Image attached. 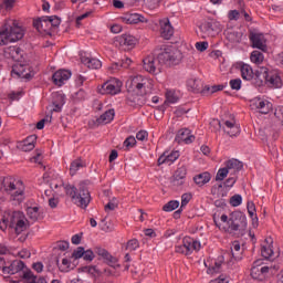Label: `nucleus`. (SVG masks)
Here are the masks:
<instances>
[{
    "instance_id": "obj_1",
    "label": "nucleus",
    "mask_w": 283,
    "mask_h": 283,
    "mask_svg": "<svg viewBox=\"0 0 283 283\" xmlns=\"http://www.w3.org/2000/svg\"><path fill=\"white\" fill-rule=\"evenodd\" d=\"M178 54H180V52L174 49V46L161 45L157 57L148 55L143 60L144 70L149 74H160L163 65H178V63H180Z\"/></svg>"
},
{
    "instance_id": "obj_2",
    "label": "nucleus",
    "mask_w": 283,
    "mask_h": 283,
    "mask_svg": "<svg viewBox=\"0 0 283 283\" xmlns=\"http://www.w3.org/2000/svg\"><path fill=\"white\" fill-rule=\"evenodd\" d=\"M4 56L15 61L11 70L12 78H23L24 81H32L34 78V70L30 64L25 63L27 54L20 46L6 48Z\"/></svg>"
},
{
    "instance_id": "obj_3",
    "label": "nucleus",
    "mask_w": 283,
    "mask_h": 283,
    "mask_svg": "<svg viewBox=\"0 0 283 283\" xmlns=\"http://www.w3.org/2000/svg\"><path fill=\"white\" fill-rule=\"evenodd\" d=\"M127 87V96L126 103L130 107H136V105H143V96H147V94L151 93V81L143 75H137L130 77L126 82Z\"/></svg>"
},
{
    "instance_id": "obj_4",
    "label": "nucleus",
    "mask_w": 283,
    "mask_h": 283,
    "mask_svg": "<svg viewBox=\"0 0 283 283\" xmlns=\"http://www.w3.org/2000/svg\"><path fill=\"white\" fill-rule=\"evenodd\" d=\"M63 189L73 205H76V207H80L81 209H87L90 202H92L90 190L83 182L78 185V188L74 185L63 184Z\"/></svg>"
},
{
    "instance_id": "obj_5",
    "label": "nucleus",
    "mask_w": 283,
    "mask_h": 283,
    "mask_svg": "<svg viewBox=\"0 0 283 283\" xmlns=\"http://www.w3.org/2000/svg\"><path fill=\"white\" fill-rule=\"evenodd\" d=\"M253 85L262 87L268 85L269 87H275L276 90L282 87V77L277 71H269L266 67H260L254 72Z\"/></svg>"
},
{
    "instance_id": "obj_6",
    "label": "nucleus",
    "mask_w": 283,
    "mask_h": 283,
    "mask_svg": "<svg viewBox=\"0 0 283 283\" xmlns=\"http://www.w3.org/2000/svg\"><path fill=\"white\" fill-rule=\"evenodd\" d=\"M24 34L23 29L17 24V21L9 20L0 28V45L21 41Z\"/></svg>"
},
{
    "instance_id": "obj_7",
    "label": "nucleus",
    "mask_w": 283,
    "mask_h": 283,
    "mask_svg": "<svg viewBox=\"0 0 283 283\" xmlns=\"http://www.w3.org/2000/svg\"><path fill=\"white\" fill-rule=\"evenodd\" d=\"M6 191L13 200H20L19 197L23 196V182L12 177H3L0 179V191Z\"/></svg>"
},
{
    "instance_id": "obj_8",
    "label": "nucleus",
    "mask_w": 283,
    "mask_h": 283,
    "mask_svg": "<svg viewBox=\"0 0 283 283\" xmlns=\"http://www.w3.org/2000/svg\"><path fill=\"white\" fill-rule=\"evenodd\" d=\"M228 232L235 233L239 231L240 233H244L247 231V216L241 211H234L230 214L228 221Z\"/></svg>"
},
{
    "instance_id": "obj_9",
    "label": "nucleus",
    "mask_w": 283,
    "mask_h": 283,
    "mask_svg": "<svg viewBox=\"0 0 283 283\" xmlns=\"http://www.w3.org/2000/svg\"><path fill=\"white\" fill-rule=\"evenodd\" d=\"M10 229H14L17 235H21L23 231H25V220L23 219V214L21 212H13L11 219H10Z\"/></svg>"
},
{
    "instance_id": "obj_10",
    "label": "nucleus",
    "mask_w": 283,
    "mask_h": 283,
    "mask_svg": "<svg viewBox=\"0 0 283 283\" xmlns=\"http://www.w3.org/2000/svg\"><path fill=\"white\" fill-rule=\"evenodd\" d=\"M122 87H123V82H120L119 80L113 78L102 85L101 94H111L112 96H116V94H120Z\"/></svg>"
},
{
    "instance_id": "obj_11",
    "label": "nucleus",
    "mask_w": 283,
    "mask_h": 283,
    "mask_svg": "<svg viewBox=\"0 0 283 283\" xmlns=\"http://www.w3.org/2000/svg\"><path fill=\"white\" fill-rule=\"evenodd\" d=\"M25 269V263L21 260L8 261L7 269H4V275H17Z\"/></svg>"
},
{
    "instance_id": "obj_12",
    "label": "nucleus",
    "mask_w": 283,
    "mask_h": 283,
    "mask_svg": "<svg viewBox=\"0 0 283 283\" xmlns=\"http://www.w3.org/2000/svg\"><path fill=\"white\" fill-rule=\"evenodd\" d=\"M175 140L176 143H178V145H180V143L191 145V143L196 140V136L191 134V130L189 128H181L178 130Z\"/></svg>"
},
{
    "instance_id": "obj_13",
    "label": "nucleus",
    "mask_w": 283,
    "mask_h": 283,
    "mask_svg": "<svg viewBox=\"0 0 283 283\" xmlns=\"http://www.w3.org/2000/svg\"><path fill=\"white\" fill-rule=\"evenodd\" d=\"M120 21H123V23H126L127 25L149 22V20H147L143 14L138 13H125L123 17H120Z\"/></svg>"
},
{
    "instance_id": "obj_14",
    "label": "nucleus",
    "mask_w": 283,
    "mask_h": 283,
    "mask_svg": "<svg viewBox=\"0 0 283 283\" xmlns=\"http://www.w3.org/2000/svg\"><path fill=\"white\" fill-rule=\"evenodd\" d=\"M159 25L161 39L169 41V39L174 36V27L171 25V22L168 20V18H165L159 21Z\"/></svg>"
},
{
    "instance_id": "obj_15",
    "label": "nucleus",
    "mask_w": 283,
    "mask_h": 283,
    "mask_svg": "<svg viewBox=\"0 0 283 283\" xmlns=\"http://www.w3.org/2000/svg\"><path fill=\"white\" fill-rule=\"evenodd\" d=\"M33 28H35L38 32H45V34H50V30H52L48 15L33 20Z\"/></svg>"
},
{
    "instance_id": "obj_16",
    "label": "nucleus",
    "mask_w": 283,
    "mask_h": 283,
    "mask_svg": "<svg viewBox=\"0 0 283 283\" xmlns=\"http://www.w3.org/2000/svg\"><path fill=\"white\" fill-rule=\"evenodd\" d=\"M117 43L124 50H133V48H136L137 40L132 34H122L117 38Z\"/></svg>"
},
{
    "instance_id": "obj_17",
    "label": "nucleus",
    "mask_w": 283,
    "mask_h": 283,
    "mask_svg": "<svg viewBox=\"0 0 283 283\" xmlns=\"http://www.w3.org/2000/svg\"><path fill=\"white\" fill-rule=\"evenodd\" d=\"M71 76H72V72L67 70H59L53 74L52 81L54 85H57V87H62L65 81H69Z\"/></svg>"
},
{
    "instance_id": "obj_18",
    "label": "nucleus",
    "mask_w": 283,
    "mask_h": 283,
    "mask_svg": "<svg viewBox=\"0 0 283 283\" xmlns=\"http://www.w3.org/2000/svg\"><path fill=\"white\" fill-rule=\"evenodd\" d=\"M185 178H187V168L180 167L175 171L171 179V185L174 187H182V185H185Z\"/></svg>"
},
{
    "instance_id": "obj_19",
    "label": "nucleus",
    "mask_w": 283,
    "mask_h": 283,
    "mask_svg": "<svg viewBox=\"0 0 283 283\" xmlns=\"http://www.w3.org/2000/svg\"><path fill=\"white\" fill-rule=\"evenodd\" d=\"M249 39L252 43V48H256V50H261L262 52H266V44L262 42V39H264V35L262 33H253L251 32L249 35Z\"/></svg>"
},
{
    "instance_id": "obj_20",
    "label": "nucleus",
    "mask_w": 283,
    "mask_h": 283,
    "mask_svg": "<svg viewBox=\"0 0 283 283\" xmlns=\"http://www.w3.org/2000/svg\"><path fill=\"white\" fill-rule=\"evenodd\" d=\"M271 270V268H269V265H264V266H252L251 269V277H253V280H259L260 282H262V280H264L266 277V275H269V271Z\"/></svg>"
},
{
    "instance_id": "obj_21",
    "label": "nucleus",
    "mask_w": 283,
    "mask_h": 283,
    "mask_svg": "<svg viewBox=\"0 0 283 283\" xmlns=\"http://www.w3.org/2000/svg\"><path fill=\"white\" fill-rule=\"evenodd\" d=\"M81 62L83 63V65H86V67H88V70H101V67H103V63L101 62V60H98L96 57H90L86 55H82Z\"/></svg>"
},
{
    "instance_id": "obj_22",
    "label": "nucleus",
    "mask_w": 283,
    "mask_h": 283,
    "mask_svg": "<svg viewBox=\"0 0 283 283\" xmlns=\"http://www.w3.org/2000/svg\"><path fill=\"white\" fill-rule=\"evenodd\" d=\"M36 144V135H30L19 144L22 151H32Z\"/></svg>"
},
{
    "instance_id": "obj_23",
    "label": "nucleus",
    "mask_w": 283,
    "mask_h": 283,
    "mask_svg": "<svg viewBox=\"0 0 283 283\" xmlns=\"http://www.w3.org/2000/svg\"><path fill=\"white\" fill-rule=\"evenodd\" d=\"M253 105L259 109L260 114H269L271 112L272 104L262 98H256L253 101Z\"/></svg>"
},
{
    "instance_id": "obj_24",
    "label": "nucleus",
    "mask_w": 283,
    "mask_h": 283,
    "mask_svg": "<svg viewBox=\"0 0 283 283\" xmlns=\"http://www.w3.org/2000/svg\"><path fill=\"white\" fill-rule=\"evenodd\" d=\"M210 181H211V174L209 171L198 174L193 177V182L198 187H205V185H207Z\"/></svg>"
},
{
    "instance_id": "obj_25",
    "label": "nucleus",
    "mask_w": 283,
    "mask_h": 283,
    "mask_svg": "<svg viewBox=\"0 0 283 283\" xmlns=\"http://www.w3.org/2000/svg\"><path fill=\"white\" fill-rule=\"evenodd\" d=\"M114 116H116V112L114 108H111L106 111L104 114H102L97 119V125H107L111 120H114Z\"/></svg>"
},
{
    "instance_id": "obj_26",
    "label": "nucleus",
    "mask_w": 283,
    "mask_h": 283,
    "mask_svg": "<svg viewBox=\"0 0 283 283\" xmlns=\"http://www.w3.org/2000/svg\"><path fill=\"white\" fill-rule=\"evenodd\" d=\"M224 125H226V127L223 128V130L231 138H233V136L240 135V127L238 125H235V123L226 120Z\"/></svg>"
},
{
    "instance_id": "obj_27",
    "label": "nucleus",
    "mask_w": 283,
    "mask_h": 283,
    "mask_svg": "<svg viewBox=\"0 0 283 283\" xmlns=\"http://www.w3.org/2000/svg\"><path fill=\"white\" fill-rule=\"evenodd\" d=\"M241 76L243 81H253L255 76V72H253V67L249 64L241 65Z\"/></svg>"
},
{
    "instance_id": "obj_28",
    "label": "nucleus",
    "mask_w": 283,
    "mask_h": 283,
    "mask_svg": "<svg viewBox=\"0 0 283 283\" xmlns=\"http://www.w3.org/2000/svg\"><path fill=\"white\" fill-rule=\"evenodd\" d=\"M231 255L234 262H240V260H242V248L240 247V241L232 242Z\"/></svg>"
},
{
    "instance_id": "obj_29",
    "label": "nucleus",
    "mask_w": 283,
    "mask_h": 283,
    "mask_svg": "<svg viewBox=\"0 0 283 283\" xmlns=\"http://www.w3.org/2000/svg\"><path fill=\"white\" fill-rule=\"evenodd\" d=\"M244 167V164L242 161L232 158L226 161V168L228 171L234 170V171H242V168Z\"/></svg>"
},
{
    "instance_id": "obj_30",
    "label": "nucleus",
    "mask_w": 283,
    "mask_h": 283,
    "mask_svg": "<svg viewBox=\"0 0 283 283\" xmlns=\"http://www.w3.org/2000/svg\"><path fill=\"white\" fill-rule=\"evenodd\" d=\"M188 85L196 94H202V92H205V85L200 80H189Z\"/></svg>"
},
{
    "instance_id": "obj_31",
    "label": "nucleus",
    "mask_w": 283,
    "mask_h": 283,
    "mask_svg": "<svg viewBox=\"0 0 283 283\" xmlns=\"http://www.w3.org/2000/svg\"><path fill=\"white\" fill-rule=\"evenodd\" d=\"M55 99L53 102L54 108L52 112H61L63 105H65V95L64 94H55Z\"/></svg>"
},
{
    "instance_id": "obj_32",
    "label": "nucleus",
    "mask_w": 283,
    "mask_h": 283,
    "mask_svg": "<svg viewBox=\"0 0 283 283\" xmlns=\"http://www.w3.org/2000/svg\"><path fill=\"white\" fill-rule=\"evenodd\" d=\"M83 167H85V163L83 160L81 159L73 160L70 166V175L76 176V171H78V169H83Z\"/></svg>"
},
{
    "instance_id": "obj_33",
    "label": "nucleus",
    "mask_w": 283,
    "mask_h": 283,
    "mask_svg": "<svg viewBox=\"0 0 283 283\" xmlns=\"http://www.w3.org/2000/svg\"><path fill=\"white\" fill-rule=\"evenodd\" d=\"M129 65H132V59L125 57L119 62L113 63V65L111 66V70H120V67H123L124 70H127Z\"/></svg>"
},
{
    "instance_id": "obj_34",
    "label": "nucleus",
    "mask_w": 283,
    "mask_h": 283,
    "mask_svg": "<svg viewBox=\"0 0 283 283\" xmlns=\"http://www.w3.org/2000/svg\"><path fill=\"white\" fill-rule=\"evenodd\" d=\"M39 207H29L27 209V216L32 222H36L39 220L41 213L39 212Z\"/></svg>"
},
{
    "instance_id": "obj_35",
    "label": "nucleus",
    "mask_w": 283,
    "mask_h": 283,
    "mask_svg": "<svg viewBox=\"0 0 283 283\" xmlns=\"http://www.w3.org/2000/svg\"><path fill=\"white\" fill-rule=\"evenodd\" d=\"M250 61L256 65H260V63L264 61V54L260 51H253L250 55Z\"/></svg>"
},
{
    "instance_id": "obj_36",
    "label": "nucleus",
    "mask_w": 283,
    "mask_h": 283,
    "mask_svg": "<svg viewBox=\"0 0 283 283\" xmlns=\"http://www.w3.org/2000/svg\"><path fill=\"white\" fill-rule=\"evenodd\" d=\"M178 207H180V202L178 200H170L166 205H164L163 211H166V212L176 211Z\"/></svg>"
},
{
    "instance_id": "obj_37",
    "label": "nucleus",
    "mask_w": 283,
    "mask_h": 283,
    "mask_svg": "<svg viewBox=\"0 0 283 283\" xmlns=\"http://www.w3.org/2000/svg\"><path fill=\"white\" fill-rule=\"evenodd\" d=\"M55 264L62 273H67L70 271V260L67 259H63L62 264L60 265L59 258H55Z\"/></svg>"
},
{
    "instance_id": "obj_38",
    "label": "nucleus",
    "mask_w": 283,
    "mask_h": 283,
    "mask_svg": "<svg viewBox=\"0 0 283 283\" xmlns=\"http://www.w3.org/2000/svg\"><path fill=\"white\" fill-rule=\"evenodd\" d=\"M247 209L250 218H252L253 222L258 221V214H255V203L253 201H248Z\"/></svg>"
},
{
    "instance_id": "obj_39",
    "label": "nucleus",
    "mask_w": 283,
    "mask_h": 283,
    "mask_svg": "<svg viewBox=\"0 0 283 283\" xmlns=\"http://www.w3.org/2000/svg\"><path fill=\"white\" fill-rule=\"evenodd\" d=\"M224 90L223 85H213V86H205L202 94H216V92H222Z\"/></svg>"
},
{
    "instance_id": "obj_40",
    "label": "nucleus",
    "mask_w": 283,
    "mask_h": 283,
    "mask_svg": "<svg viewBox=\"0 0 283 283\" xmlns=\"http://www.w3.org/2000/svg\"><path fill=\"white\" fill-rule=\"evenodd\" d=\"M22 277L27 283H39V281H36V276H34V273H32L30 270L24 271Z\"/></svg>"
},
{
    "instance_id": "obj_41",
    "label": "nucleus",
    "mask_w": 283,
    "mask_h": 283,
    "mask_svg": "<svg viewBox=\"0 0 283 283\" xmlns=\"http://www.w3.org/2000/svg\"><path fill=\"white\" fill-rule=\"evenodd\" d=\"M261 255L265 260H269V258L273 256V249H271V245H262L261 247Z\"/></svg>"
},
{
    "instance_id": "obj_42",
    "label": "nucleus",
    "mask_w": 283,
    "mask_h": 283,
    "mask_svg": "<svg viewBox=\"0 0 283 283\" xmlns=\"http://www.w3.org/2000/svg\"><path fill=\"white\" fill-rule=\"evenodd\" d=\"M228 39L232 43H240V41H242V33L235 32V31L234 32H230V33H228Z\"/></svg>"
},
{
    "instance_id": "obj_43",
    "label": "nucleus",
    "mask_w": 283,
    "mask_h": 283,
    "mask_svg": "<svg viewBox=\"0 0 283 283\" xmlns=\"http://www.w3.org/2000/svg\"><path fill=\"white\" fill-rule=\"evenodd\" d=\"M227 176H229V169L226 167L220 168L216 175V180L220 181L227 178Z\"/></svg>"
},
{
    "instance_id": "obj_44",
    "label": "nucleus",
    "mask_w": 283,
    "mask_h": 283,
    "mask_svg": "<svg viewBox=\"0 0 283 283\" xmlns=\"http://www.w3.org/2000/svg\"><path fill=\"white\" fill-rule=\"evenodd\" d=\"M144 6H146L148 10H156V8L160 6V0H144Z\"/></svg>"
},
{
    "instance_id": "obj_45",
    "label": "nucleus",
    "mask_w": 283,
    "mask_h": 283,
    "mask_svg": "<svg viewBox=\"0 0 283 283\" xmlns=\"http://www.w3.org/2000/svg\"><path fill=\"white\" fill-rule=\"evenodd\" d=\"M230 205L231 207H240L242 205V196L241 195H234L230 198Z\"/></svg>"
},
{
    "instance_id": "obj_46",
    "label": "nucleus",
    "mask_w": 283,
    "mask_h": 283,
    "mask_svg": "<svg viewBox=\"0 0 283 283\" xmlns=\"http://www.w3.org/2000/svg\"><path fill=\"white\" fill-rule=\"evenodd\" d=\"M51 28H59L61 25V18L57 15L48 17Z\"/></svg>"
},
{
    "instance_id": "obj_47",
    "label": "nucleus",
    "mask_w": 283,
    "mask_h": 283,
    "mask_svg": "<svg viewBox=\"0 0 283 283\" xmlns=\"http://www.w3.org/2000/svg\"><path fill=\"white\" fill-rule=\"evenodd\" d=\"M124 147L126 149H132V147H136V137L129 136L124 140Z\"/></svg>"
},
{
    "instance_id": "obj_48",
    "label": "nucleus",
    "mask_w": 283,
    "mask_h": 283,
    "mask_svg": "<svg viewBox=\"0 0 283 283\" xmlns=\"http://www.w3.org/2000/svg\"><path fill=\"white\" fill-rule=\"evenodd\" d=\"M83 255H85V248H83V247H78L72 253V258H74V260H81V258H83Z\"/></svg>"
},
{
    "instance_id": "obj_49",
    "label": "nucleus",
    "mask_w": 283,
    "mask_h": 283,
    "mask_svg": "<svg viewBox=\"0 0 283 283\" xmlns=\"http://www.w3.org/2000/svg\"><path fill=\"white\" fill-rule=\"evenodd\" d=\"M166 99L168 103H178V96H176V91H167Z\"/></svg>"
},
{
    "instance_id": "obj_50",
    "label": "nucleus",
    "mask_w": 283,
    "mask_h": 283,
    "mask_svg": "<svg viewBox=\"0 0 283 283\" xmlns=\"http://www.w3.org/2000/svg\"><path fill=\"white\" fill-rule=\"evenodd\" d=\"M140 244L138 243V240L132 239L127 242L126 249L129 251H136Z\"/></svg>"
},
{
    "instance_id": "obj_51",
    "label": "nucleus",
    "mask_w": 283,
    "mask_h": 283,
    "mask_svg": "<svg viewBox=\"0 0 283 283\" xmlns=\"http://www.w3.org/2000/svg\"><path fill=\"white\" fill-rule=\"evenodd\" d=\"M230 87H231V90H235L238 92L242 87V80H240V78L231 80Z\"/></svg>"
},
{
    "instance_id": "obj_52",
    "label": "nucleus",
    "mask_w": 283,
    "mask_h": 283,
    "mask_svg": "<svg viewBox=\"0 0 283 283\" xmlns=\"http://www.w3.org/2000/svg\"><path fill=\"white\" fill-rule=\"evenodd\" d=\"M180 157V154L178 151H172L169 155H166V158L168 160V165H171L172 163H176L178 158Z\"/></svg>"
},
{
    "instance_id": "obj_53",
    "label": "nucleus",
    "mask_w": 283,
    "mask_h": 283,
    "mask_svg": "<svg viewBox=\"0 0 283 283\" xmlns=\"http://www.w3.org/2000/svg\"><path fill=\"white\" fill-rule=\"evenodd\" d=\"M190 201H191V193H184L181 196V206H180V208L185 209V207L187 205H189Z\"/></svg>"
},
{
    "instance_id": "obj_54",
    "label": "nucleus",
    "mask_w": 283,
    "mask_h": 283,
    "mask_svg": "<svg viewBox=\"0 0 283 283\" xmlns=\"http://www.w3.org/2000/svg\"><path fill=\"white\" fill-rule=\"evenodd\" d=\"M192 244H193V239H191V238H184L182 245L186 249H188L187 251H189L190 253L192 251Z\"/></svg>"
},
{
    "instance_id": "obj_55",
    "label": "nucleus",
    "mask_w": 283,
    "mask_h": 283,
    "mask_svg": "<svg viewBox=\"0 0 283 283\" xmlns=\"http://www.w3.org/2000/svg\"><path fill=\"white\" fill-rule=\"evenodd\" d=\"M83 260H85V262H92V260H94L95 255H94V251L92 250H84V255L82 256Z\"/></svg>"
},
{
    "instance_id": "obj_56",
    "label": "nucleus",
    "mask_w": 283,
    "mask_h": 283,
    "mask_svg": "<svg viewBox=\"0 0 283 283\" xmlns=\"http://www.w3.org/2000/svg\"><path fill=\"white\" fill-rule=\"evenodd\" d=\"M117 208L118 203L116 202V198H113V200L105 206V211H114Z\"/></svg>"
},
{
    "instance_id": "obj_57",
    "label": "nucleus",
    "mask_w": 283,
    "mask_h": 283,
    "mask_svg": "<svg viewBox=\"0 0 283 283\" xmlns=\"http://www.w3.org/2000/svg\"><path fill=\"white\" fill-rule=\"evenodd\" d=\"M228 18L230 21H238L240 19V11L238 10H230L228 13Z\"/></svg>"
},
{
    "instance_id": "obj_58",
    "label": "nucleus",
    "mask_w": 283,
    "mask_h": 283,
    "mask_svg": "<svg viewBox=\"0 0 283 283\" xmlns=\"http://www.w3.org/2000/svg\"><path fill=\"white\" fill-rule=\"evenodd\" d=\"M56 249H59V251H67V249H70V242H67V241H59L56 243Z\"/></svg>"
},
{
    "instance_id": "obj_59",
    "label": "nucleus",
    "mask_w": 283,
    "mask_h": 283,
    "mask_svg": "<svg viewBox=\"0 0 283 283\" xmlns=\"http://www.w3.org/2000/svg\"><path fill=\"white\" fill-rule=\"evenodd\" d=\"M48 120L50 123H52V115L46 116L45 118L41 119L40 122H38L36 124V129H43V127H45V123H48Z\"/></svg>"
},
{
    "instance_id": "obj_60",
    "label": "nucleus",
    "mask_w": 283,
    "mask_h": 283,
    "mask_svg": "<svg viewBox=\"0 0 283 283\" xmlns=\"http://www.w3.org/2000/svg\"><path fill=\"white\" fill-rule=\"evenodd\" d=\"M209 48V42H197L196 49L198 52H205Z\"/></svg>"
},
{
    "instance_id": "obj_61",
    "label": "nucleus",
    "mask_w": 283,
    "mask_h": 283,
    "mask_svg": "<svg viewBox=\"0 0 283 283\" xmlns=\"http://www.w3.org/2000/svg\"><path fill=\"white\" fill-rule=\"evenodd\" d=\"M175 251H176V253H181L182 255H189L190 254V252L188 251V249H186V247L184 244L177 245L175 248Z\"/></svg>"
},
{
    "instance_id": "obj_62",
    "label": "nucleus",
    "mask_w": 283,
    "mask_h": 283,
    "mask_svg": "<svg viewBox=\"0 0 283 283\" xmlns=\"http://www.w3.org/2000/svg\"><path fill=\"white\" fill-rule=\"evenodd\" d=\"M149 136V133H147V130H139L137 134H136V138L137 140H147V137Z\"/></svg>"
},
{
    "instance_id": "obj_63",
    "label": "nucleus",
    "mask_w": 283,
    "mask_h": 283,
    "mask_svg": "<svg viewBox=\"0 0 283 283\" xmlns=\"http://www.w3.org/2000/svg\"><path fill=\"white\" fill-rule=\"evenodd\" d=\"M95 253H97V255H99L101 258H103L104 260L107 258V255L109 254V252L103 248H95Z\"/></svg>"
},
{
    "instance_id": "obj_64",
    "label": "nucleus",
    "mask_w": 283,
    "mask_h": 283,
    "mask_svg": "<svg viewBox=\"0 0 283 283\" xmlns=\"http://www.w3.org/2000/svg\"><path fill=\"white\" fill-rule=\"evenodd\" d=\"M33 271H36V273H42L43 272V263L36 262L32 264Z\"/></svg>"
}]
</instances>
